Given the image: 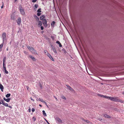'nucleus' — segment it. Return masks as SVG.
I'll list each match as a JSON object with an SVG mask.
<instances>
[{
  "label": "nucleus",
  "mask_w": 124,
  "mask_h": 124,
  "mask_svg": "<svg viewBox=\"0 0 124 124\" xmlns=\"http://www.w3.org/2000/svg\"><path fill=\"white\" fill-rule=\"evenodd\" d=\"M6 33H3L2 35L3 43H4V42L6 41H7L6 39Z\"/></svg>",
  "instance_id": "nucleus-1"
},
{
  "label": "nucleus",
  "mask_w": 124,
  "mask_h": 124,
  "mask_svg": "<svg viewBox=\"0 0 124 124\" xmlns=\"http://www.w3.org/2000/svg\"><path fill=\"white\" fill-rule=\"evenodd\" d=\"M19 9L21 14L23 15H24L25 14L24 9H23V8L21 6L19 8Z\"/></svg>",
  "instance_id": "nucleus-2"
},
{
  "label": "nucleus",
  "mask_w": 124,
  "mask_h": 124,
  "mask_svg": "<svg viewBox=\"0 0 124 124\" xmlns=\"http://www.w3.org/2000/svg\"><path fill=\"white\" fill-rule=\"evenodd\" d=\"M42 23L43 25L45 27H46L47 26V21L45 19H43V20H42Z\"/></svg>",
  "instance_id": "nucleus-3"
},
{
  "label": "nucleus",
  "mask_w": 124,
  "mask_h": 124,
  "mask_svg": "<svg viewBox=\"0 0 124 124\" xmlns=\"http://www.w3.org/2000/svg\"><path fill=\"white\" fill-rule=\"evenodd\" d=\"M118 98L117 97H113L112 98V101L115 102H118Z\"/></svg>",
  "instance_id": "nucleus-4"
},
{
  "label": "nucleus",
  "mask_w": 124,
  "mask_h": 124,
  "mask_svg": "<svg viewBox=\"0 0 124 124\" xmlns=\"http://www.w3.org/2000/svg\"><path fill=\"white\" fill-rule=\"evenodd\" d=\"M55 120L56 121H57L59 123H62V120L59 117L56 118H55Z\"/></svg>",
  "instance_id": "nucleus-5"
},
{
  "label": "nucleus",
  "mask_w": 124,
  "mask_h": 124,
  "mask_svg": "<svg viewBox=\"0 0 124 124\" xmlns=\"http://www.w3.org/2000/svg\"><path fill=\"white\" fill-rule=\"evenodd\" d=\"M17 23L18 25H20L21 22V19L20 17H19L17 19Z\"/></svg>",
  "instance_id": "nucleus-6"
},
{
  "label": "nucleus",
  "mask_w": 124,
  "mask_h": 124,
  "mask_svg": "<svg viewBox=\"0 0 124 124\" xmlns=\"http://www.w3.org/2000/svg\"><path fill=\"white\" fill-rule=\"evenodd\" d=\"M47 56L49 57V58L52 61H54V59L51 56V55L48 53L47 54Z\"/></svg>",
  "instance_id": "nucleus-7"
},
{
  "label": "nucleus",
  "mask_w": 124,
  "mask_h": 124,
  "mask_svg": "<svg viewBox=\"0 0 124 124\" xmlns=\"http://www.w3.org/2000/svg\"><path fill=\"white\" fill-rule=\"evenodd\" d=\"M3 100L4 101H5L7 102H9L11 100V98H8L6 99L4 97L3 98Z\"/></svg>",
  "instance_id": "nucleus-8"
},
{
  "label": "nucleus",
  "mask_w": 124,
  "mask_h": 124,
  "mask_svg": "<svg viewBox=\"0 0 124 124\" xmlns=\"http://www.w3.org/2000/svg\"><path fill=\"white\" fill-rule=\"evenodd\" d=\"M31 52L32 54H34L35 55H37L38 54L36 52V51L34 49H33V50H32L31 51Z\"/></svg>",
  "instance_id": "nucleus-9"
},
{
  "label": "nucleus",
  "mask_w": 124,
  "mask_h": 124,
  "mask_svg": "<svg viewBox=\"0 0 124 124\" xmlns=\"http://www.w3.org/2000/svg\"><path fill=\"white\" fill-rule=\"evenodd\" d=\"M67 86V88H68L71 91H74V90L73 88H72L70 86Z\"/></svg>",
  "instance_id": "nucleus-10"
},
{
  "label": "nucleus",
  "mask_w": 124,
  "mask_h": 124,
  "mask_svg": "<svg viewBox=\"0 0 124 124\" xmlns=\"http://www.w3.org/2000/svg\"><path fill=\"white\" fill-rule=\"evenodd\" d=\"M104 116L105 117L108 118H111V116L106 114H105L104 115Z\"/></svg>",
  "instance_id": "nucleus-11"
},
{
  "label": "nucleus",
  "mask_w": 124,
  "mask_h": 124,
  "mask_svg": "<svg viewBox=\"0 0 124 124\" xmlns=\"http://www.w3.org/2000/svg\"><path fill=\"white\" fill-rule=\"evenodd\" d=\"M45 17V16L44 15H42L40 17V19L41 20H43L44 18Z\"/></svg>",
  "instance_id": "nucleus-12"
},
{
  "label": "nucleus",
  "mask_w": 124,
  "mask_h": 124,
  "mask_svg": "<svg viewBox=\"0 0 124 124\" xmlns=\"http://www.w3.org/2000/svg\"><path fill=\"white\" fill-rule=\"evenodd\" d=\"M38 25L39 26H41L42 24V23L41 21H38Z\"/></svg>",
  "instance_id": "nucleus-13"
},
{
  "label": "nucleus",
  "mask_w": 124,
  "mask_h": 124,
  "mask_svg": "<svg viewBox=\"0 0 124 124\" xmlns=\"http://www.w3.org/2000/svg\"><path fill=\"white\" fill-rule=\"evenodd\" d=\"M27 48L31 52L34 49L32 47L30 46H28Z\"/></svg>",
  "instance_id": "nucleus-14"
},
{
  "label": "nucleus",
  "mask_w": 124,
  "mask_h": 124,
  "mask_svg": "<svg viewBox=\"0 0 124 124\" xmlns=\"http://www.w3.org/2000/svg\"><path fill=\"white\" fill-rule=\"evenodd\" d=\"M34 17L36 20L37 21H39V18L36 16L34 15Z\"/></svg>",
  "instance_id": "nucleus-15"
},
{
  "label": "nucleus",
  "mask_w": 124,
  "mask_h": 124,
  "mask_svg": "<svg viewBox=\"0 0 124 124\" xmlns=\"http://www.w3.org/2000/svg\"><path fill=\"white\" fill-rule=\"evenodd\" d=\"M3 43H3V42L0 45V52H1L2 51L1 48L3 46Z\"/></svg>",
  "instance_id": "nucleus-16"
},
{
  "label": "nucleus",
  "mask_w": 124,
  "mask_h": 124,
  "mask_svg": "<svg viewBox=\"0 0 124 124\" xmlns=\"http://www.w3.org/2000/svg\"><path fill=\"white\" fill-rule=\"evenodd\" d=\"M11 20H15V18L14 15H12L11 16Z\"/></svg>",
  "instance_id": "nucleus-17"
},
{
  "label": "nucleus",
  "mask_w": 124,
  "mask_h": 124,
  "mask_svg": "<svg viewBox=\"0 0 124 124\" xmlns=\"http://www.w3.org/2000/svg\"><path fill=\"white\" fill-rule=\"evenodd\" d=\"M42 112L44 116H47L44 110H43L42 111Z\"/></svg>",
  "instance_id": "nucleus-18"
},
{
  "label": "nucleus",
  "mask_w": 124,
  "mask_h": 124,
  "mask_svg": "<svg viewBox=\"0 0 124 124\" xmlns=\"http://www.w3.org/2000/svg\"><path fill=\"white\" fill-rule=\"evenodd\" d=\"M30 57L32 60L33 61H36V59H35L34 57H33L31 56H30Z\"/></svg>",
  "instance_id": "nucleus-19"
},
{
  "label": "nucleus",
  "mask_w": 124,
  "mask_h": 124,
  "mask_svg": "<svg viewBox=\"0 0 124 124\" xmlns=\"http://www.w3.org/2000/svg\"><path fill=\"white\" fill-rule=\"evenodd\" d=\"M11 95V94L10 93H8L6 95V98H8Z\"/></svg>",
  "instance_id": "nucleus-20"
},
{
  "label": "nucleus",
  "mask_w": 124,
  "mask_h": 124,
  "mask_svg": "<svg viewBox=\"0 0 124 124\" xmlns=\"http://www.w3.org/2000/svg\"><path fill=\"white\" fill-rule=\"evenodd\" d=\"M3 68L4 69V70H6V65L5 64V63L3 64Z\"/></svg>",
  "instance_id": "nucleus-21"
},
{
  "label": "nucleus",
  "mask_w": 124,
  "mask_h": 124,
  "mask_svg": "<svg viewBox=\"0 0 124 124\" xmlns=\"http://www.w3.org/2000/svg\"><path fill=\"white\" fill-rule=\"evenodd\" d=\"M118 102H121V103H124V101L122 100L121 99H118Z\"/></svg>",
  "instance_id": "nucleus-22"
},
{
  "label": "nucleus",
  "mask_w": 124,
  "mask_h": 124,
  "mask_svg": "<svg viewBox=\"0 0 124 124\" xmlns=\"http://www.w3.org/2000/svg\"><path fill=\"white\" fill-rule=\"evenodd\" d=\"M0 88L2 92L3 91V89H4V87L3 86H0Z\"/></svg>",
  "instance_id": "nucleus-23"
},
{
  "label": "nucleus",
  "mask_w": 124,
  "mask_h": 124,
  "mask_svg": "<svg viewBox=\"0 0 124 124\" xmlns=\"http://www.w3.org/2000/svg\"><path fill=\"white\" fill-rule=\"evenodd\" d=\"M55 23V22L54 21H53L51 23V26L54 27Z\"/></svg>",
  "instance_id": "nucleus-24"
},
{
  "label": "nucleus",
  "mask_w": 124,
  "mask_h": 124,
  "mask_svg": "<svg viewBox=\"0 0 124 124\" xmlns=\"http://www.w3.org/2000/svg\"><path fill=\"white\" fill-rule=\"evenodd\" d=\"M3 105L4 106H5L6 107H8V104L6 103H5V102L4 103H3Z\"/></svg>",
  "instance_id": "nucleus-25"
},
{
  "label": "nucleus",
  "mask_w": 124,
  "mask_h": 124,
  "mask_svg": "<svg viewBox=\"0 0 124 124\" xmlns=\"http://www.w3.org/2000/svg\"><path fill=\"white\" fill-rule=\"evenodd\" d=\"M113 97L108 96V99L112 101V100Z\"/></svg>",
  "instance_id": "nucleus-26"
},
{
  "label": "nucleus",
  "mask_w": 124,
  "mask_h": 124,
  "mask_svg": "<svg viewBox=\"0 0 124 124\" xmlns=\"http://www.w3.org/2000/svg\"><path fill=\"white\" fill-rule=\"evenodd\" d=\"M53 51L54 52V53L55 54H57V52L56 51V49L55 48L54 49H53Z\"/></svg>",
  "instance_id": "nucleus-27"
},
{
  "label": "nucleus",
  "mask_w": 124,
  "mask_h": 124,
  "mask_svg": "<svg viewBox=\"0 0 124 124\" xmlns=\"http://www.w3.org/2000/svg\"><path fill=\"white\" fill-rule=\"evenodd\" d=\"M84 121L87 123H90V122L88 120H84Z\"/></svg>",
  "instance_id": "nucleus-28"
},
{
  "label": "nucleus",
  "mask_w": 124,
  "mask_h": 124,
  "mask_svg": "<svg viewBox=\"0 0 124 124\" xmlns=\"http://www.w3.org/2000/svg\"><path fill=\"white\" fill-rule=\"evenodd\" d=\"M97 95L99 96L102 97H103V96H104V95H102L99 94H98Z\"/></svg>",
  "instance_id": "nucleus-29"
},
{
  "label": "nucleus",
  "mask_w": 124,
  "mask_h": 124,
  "mask_svg": "<svg viewBox=\"0 0 124 124\" xmlns=\"http://www.w3.org/2000/svg\"><path fill=\"white\" fill-rule=\"evenodd\" d=\"M6 57H5L3 59V63H4L5 62V61H6Z\"/></svg>",
  "instance_id": "nucleus-30"
},
{
  "label": "nucleus",
  "mask_w": 124,
  "mask_h": 124,
  "mask_svg": "<svg viewBox=\"0 0 124 124\" xmlns=\"http://www.w3.org/2000/svg\"><path fill=\"white\" fill-rule=\"evenodd\" d=\"M1 101L2 102V103H1V104H2L3 105V103H4L5 102L4 101V100L2 99H1Z\"/></svg>",
  "instance_id": "nucleus-31"
},
{
  "label": "nucleus",
  "mask_w": 124,
  "mask_h": 124,
  "mask_svg": "<svg viewBox=\"0 0 124 124\" xmlns=\"http://www.w3.org/2000/svg\"><path fill=\"white\" fill-rule=\"evenodd\" d=\"M41 8H39L37 11L38 12H41Z\"/></svg>",
  "instance_id": "nucleus-32"
},
{
  "label": "nucleus",
  "mask_w": 124,
  "mask_h": 124,
  "mask_svg": "<svg viewBox=\"0 0 124 124\" xmlns=\"http://www.w3.org/2000/svg\"><path fill=\"white\" fill-rule=\"evenodd\" d=\"M61 98L62 99H64L65 100H66V98L64 96L62 95L61 96Z\"/></svg>",
  "instance_id": "nucleus-33"
},
{
  "label": "nucleus",
  "mask_w": 124,
  "mask_h": 124,
  "mask_svg": "<svg viewBox=\"0 0 124 124\" xmlns=\"http://www.w3.org/2000/svg\"><path fill=\"white\" fill-rule=\"evenodd\" d=\"M32 119L34 121H35L36 120V119L35 118V116H33V117Z\"/></svg>",
  "instance_id": "nucleus-34"
},
{
  "label": "nucleus",
  "mask_w": 124,
  "mask_h": 124,
  "mask_svg": "<svg viewBox=\"0 0 124 124\" xmlns=\"http://www.w3.org/2000/svg\"><path fill=\"white\" fill-rule=\"evenodd\" d=\"M38 5L37 4H35V5H34V7L36 8H37V7H38Z\"/></svg>",
  "instance_id": "nucleus-35"
},
{
  "label": "nucleus",
  "mask_w": 124,
  "mask_h": 124,
  "mask_svg": "<svg viewBox=\"0 0 124 124\" xmlns=\"http://www.w3.org/2000/svg\"><path fill=\"white\" fill-rule=\"evenodd\" d=\"M26 88L27 90L28 91H30L31 89H29V87L28 86H26Z\"/></svg>",
  "instance_id": "nucleus-36"
},
{
  "label": "nucleus",
  "mask_w": 124,
  "mask_h": 124,
  "mask_svg": "<svg viewBox=\"0 0 124 124\" xmlns=\"http://www.w3.org/2000/svg\"><path fill=\"white\" fill-rule=\"evenodd\" d=\"M41 15L40 12H38L37 13V15L38 16H40Z\"/></svg>",
  "instance_id": "nucleus-37"
},
{
  "label": "nucleus",
  "mask_w": 124,
  "mask_h": 124,
  "mask_svg": "<svg viewBox=\"0 0 124 124\" xmlns=\"http://www.w3.org/2000/svg\"><path fill=\"white\" fill-rule=\"evenodd\" d=\"M51 46L53 50L55 48V47L53 46L52 45H51Z\"/></svg>",
  "instance_id": "nucleus-38"
},
{
  "label": "nucleus",
  "mask_w": 124,
  "mask_h": 124,
  "mask_svg": "<svg viewBox=\"0 0 124 124\" xmlns=\"http://www.w3.org/2000/svg\"><path fill=\"white\" fill-rule=\"evenodd\" d=\"M108 96H106L104 95V96H103V98H106L108 99Z\"/></svg>",
  "instance_id": "nucleus-39"
},
{
  "label": "nucleus",
  "mask_w": 124,
  "mask_h": 124,
  "mask_svg": "<svg viewBox=\"0 0 124 124\" xmlns=\"http://www.w3.org/2000/svg\"><path fill=\"white\" fill-rule=\"evenodd\" d=\"M44 119L46 121V122L48 124H50L49 123L48 121L45 118H44Z\"/></svg>",
  "instance_id": "nucleus-40"
},
{
  "label": "nucleus",
  "mask_w": 124,
  "mask_h": 124,
  "mask_svg": "<svg viewBox=\"0 0 124 124\" xmlns=\"http://www.w3.org/2000/svg\"><path fill=\"white\" fill-rule=\"evenodd\" d=\"M32 112H34L35 111V109L34 108H32Z\"/></svg>",
  "instance_id": "nucleus-41"
},
{
  "label": "nucleus",
  "mask_w": 124,
  "mask_h": 124,
  "mask_svg": "<svg viewBox=\"0 0 124 124\" xmlns=\"http://www.w3.org/2000/svg\"><path fill=\"white\" fill-rule=\"evenodd\" d=\"M63 51H64V53H65V54H66V53H67V52L65 49H63Z\"/></svg>",
  "instance_id": "nucleus-42"
},
{
  "label": "nucleus",
  "mask_w": 124,
  "mask_h": 124,
  "mask_svg": "<svg viewBox=\"0 0 124 124\" xmlns=\"http://www.w3.org/2000/svg\"><path fill=\"white\" fill-rule=\"evenodd\" d=\"M5 72L7 74H8V72L6 70H5Z\"/></svg>",
  "instance_id": "nucleus-43"
},
{
  "label": "nucleus",
  "mask_w": 124,
  "mask_h": 124,
  "mask_svg": "<svg viewBox=\"0 0 124 124\" xmlns=\"http://www.w3.org/2000/svg\"><path fill=\"white\" fill-rule=\"evenodd\" d=\"M41 30H42L44 29V27L43 26H41L40 27Z\"/></svg>",
  "instance_id": "nucleus-44"
},
{
  "label": "nucleus",
  "mask_w": 124,
  "mask_h": 124,
  "mask_svg": "<svg viewBox=\"0 0 124 124\" xmlns=\"http://www.w3.org/2000/svg\"><path fill=\"white\" fill-rule=\"evenodd\" d=\"M37 0H32V2H35Z\"/></svg>",
  "instance_id": "nucleus-45"
},
{
  "label": "nucleus",
  "mask_w": 124,
  "mask_h": 124,
  "mask_svg": "<svg viewBox=\"0 0 124 124\" xmlns=\"http://www.w3.org/2000/svg\"><path fill=\"white\" fill-rule=\"evenodd\" d=\"M40 101L42 102H43L44 101L42 99H41V100H40Z\"/></svg>",
  "instance_id": "nucleus-46"
},
{
  "label": "nucleus",
  "mask_w": 124,
  "mask_h": 124,
  "mask_svg": "<svg viewBox=\"0 0 124 124\" xmlns=\"http://www.w3.org/2000/svg\"><path fill=\"white\" fill-rule=\"evenodd\" d=\"M56 43L59 44L60 43L59 41H56Z\"/></svg>",
  "instance_id": "nucleus-47"
},
{
  "label": "nucleus",
  "mask_w": 124,
  "mask_h": 124,
  "mask_svg": "<svg viewBox=\"0 0 124 124\" xmlns=\"http://www.w3.org/2000/svg\"><path fill=\"white\" fill-rule=\"evenodd\" d=\"M98 119L100 121H101L102 120V119L101 118H99Z\"/></svg>",
  "instance_id": "nucleus-48"
},
{
  "label": "nucleus",
  "mask_w": 124,
  "mask_h": 124,
  "mask_svg": "<svg viewBox=\"0 0 124 124\" xmlns=\"http://www.w3.org/2000/svg\"><path fill=\"white\" fill-rule=\"evenodd\" d=\"M28 111L29 112H30L31 111V109L30 108H29V109H28Z\"/></svg>",
  "instance_id": "nucleus-49"
},
{
  "label": "nucleus",
  "mask_w": 124,
  "mask_h": 124,
  "mask_svg": "<svg viewBox=\"0 0 124 124\" xmlns=\"http://www.w3.org/2000/svg\"><path fill=\"white\" fill-rule=\"evenodd\" d=\"M59 46L60 47H62V46L61 43H60L59 44Z\"/></svg>",
  "instance_id": "nucleus-50"
},
{
  "label": "nucleus",
  "mask_w": 124,
  "mask_h": 124,
  "mask_svg": "<svg viewBox=\"0 0 124 124\" xmlns=\"http://www.w3.org/2000/svg\"><path fill=\"white\" fill-rule=\"evenodd\" d=\"M31 99V100L33 101H34V100L31 97L30 98Z\"/></svg>",
  "instance_id": "nucleus-51"
},
{
  "label": "nucleus",
  "mask_w": 124,
  "mask_h": 124,
  "mask_svg": "<svg viewBox=\"0 0 124 124\" xmlns=\"http://www.w3.org/2000/svg\"><path fill=\"white\" fill-rule=\"evenodd\" d=\"M8 107H9V108H12V107L11 106H8Z\"/></svg>",
  "instance_id": "nucleus-52"
},
{
  "label": "nucleus",
  "mask_w": 124,
  "mask_h": 124,
  "mask_svg": "<svg viewBox=\"0 0 124 124\" xmlns=\"http://www.w3.org/2000/svg\"><path fill=\"white\" fill-rule=\"evenodd\" d=\"M38 100L39 101H40V100H41V99L39 97V98H38Z\"/></svg>",
  "instance_id": "nucleus-53"
},
{
  "label": "nucleus",
  "mask_w": 124,
  "mask_h": 124,
  "mask_svg": "<svg viewBox=\"0 0 124 124\" xmlns=\"http://www.w3.org/2000/svg\"><path fill=\"white\" fill-rule=\"evenodd\" d=\"M51 37L52 38V39H53V40H54V37H53V36H51Z\"/></svg>",
  "instance_id": "nucleus-54"
},
{
  "label": "nucleus",
  "mask_w": 124,
  "mask_h": 124,
  "mask_svg": "<svg viewBox=\"0 0 124 124\" xmlns=\"http://www.w3.org/2000/svg\"><path fill=\"white\" fill-rule=\"evenodd\" d=\"M43 103H44L46 105V104H47L46 103L45 101H44Z\"/></svg>",
  "instance_id": "nucleus-55"
},
{
  "label": "nucleus",
  "mask_w": 124,
  "mask_h": 124,
  "mask_svg": "<svg viewBox=\"0 0 124 124\" xmlns=\"http://www.w3.org/2000/svg\"><path fill=\"white\" fill-rule=\"evenodd\" d=\"M3 4L2 5V6H1V8H2L3 7Z\"/></svg>",
  "instance_id": "nucleus-56"
},
{
  "label": "nucleus",
  "mask_w": 124,
  "mask_h": 124,
  "mask_svg": "<svg viewBox=\"0 0 124 124\" xmlns=\"http://www.w3.org/2000/svg\"><path fill=\"white\" fill-rule=\"evenodd\" d=\"M41 89L42 88V86H39Z\"/></svg>",
  "instance_id": "nucleus-57"
},
{
  "label": "nucleus",
  "mask_w": 124,
  "mask_h": 124,
  "mask_svg": "<svg viewBox=\"0 0 124 124\" xmlns=\"http://www.w3.org/2000/svg\"><path fill=\"white\" fill-rule=\"evenodd\" d=\"M47 51L46 50H44V52L45 53H46V52H47Z\"/></svg>",
  "instance_id": "nucleus-58"
},
{
  "label": "nucleus",
  "mask_w": 124,
  "mask_h": 124,
  "mask_svg": "<svg viewBox=\"0 0 124 124\" xmlns=\"http://www.w3.org/2000/svg\"><path fill=\"white\" fill-rule=\"evenodd\" d=\"M39 106H40V107H42V105H41V104H39Z\"/></svg>",
  "instance_id": "nucleus-59"
},
{
  "label": "nucleus",
  "mask_w": 124,
  "mask_h": 124,
  "mask_svg": "<svg viewBox=\"0 0 124 124\" xmlns=\"http://www.w3.org/2000/svg\"><path fill=\"white\" fill-rule=\"evenodd\" d=\"M47 40H50V39H49V38H47Z\"/></svg>",
  "instance_id": "nucleus-60"
},
{
  "label": "nucleus",
  "mask_w": 124,
  "mask_h": 124,
  "mask_svg": "<svg viewBox=\"0 0 124 124\" xmlns=\"http://www.w3.org/2000/svg\"><path fill=\"white\" fill-rule=\"evenodd\" d=\"M122 93L123 94H124V92H123Z\"/></svg>",
  "instance_id": "nucleus-61"
},
{
  "label": "nucleus",
  "mask_w": 124,
  "mask_h": 124,
  "mask_svg": "<svg viewBox=\"0 0 124 124\" xmlns=\"http://www.w3.org/2000/svg\"><path fill=\"white\" fill-rule=\"evenodd\" d=\"M46 105L47 106V107L48 108V107L47 104H46Z\"/></svg>",
  "instance_id": "nucleus-62"
},
{
  "label": "nucleus",
  "mask_w": 124,
  "mask_h": 124,
  "mask_svg": "<svg viewBox=\"0 0 124 124\" xmlns=\"http://www.w3.org/2000/svg\"><path fill=\"white\" fill-rule=\"evenodd\" d=\"M17 0H14L15 2H16V1Z\"/></svg>",
  "instance_id": "nucleus-63"
},
{
  "label": "nucleus",
  "mask_w": 124,
  "mask_h": 124,
  "mask_svg": "<svg viewBox=\"0 0 124 124\" xmlns=\"http://www.w3.org/2000/svg\"><path fill=\"white\" fill-rule=\"evenodd\" d=\"M24 52L26 54V52L25 51H24Z\"/></svg>",
  "instance_id": "nucleus-64"
}]
</instances>
